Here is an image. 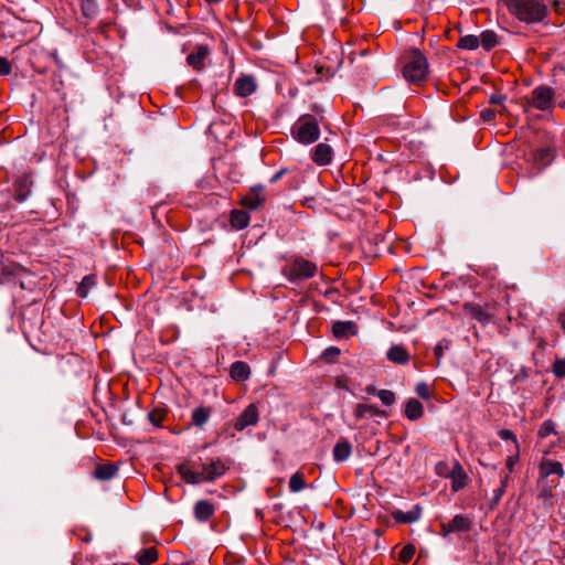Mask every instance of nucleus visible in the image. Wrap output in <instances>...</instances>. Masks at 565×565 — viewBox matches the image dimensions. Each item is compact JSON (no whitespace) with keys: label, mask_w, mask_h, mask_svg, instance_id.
<instances>
[{"label":"nucleus","mask_w":565,"mask_h":565,"mask_svg":"<svg viewBox=\"0 0 565 565\" xmlns=\"http://www.w3.org/2000/svg\"><path fill=\"white\" fill-rule=\"evenodd\" d=\"M291 132L295 139L300 143H313L320 136V128L317 118L309 114L300 116L294 125Z\"/></svg>","instance_id":"4"},{"label":"nucleus","mask_w":565,"mask_h":565,"mask_svg":"<svg viewBox=\"0 0 565 565\" xmlns=\"http://www.w3.org/2000/svg\"><path fill=\"white\" fill-rule=\"evenodd\" d=\"M508 6L512 14L526 23L541 22L547 12L543 0H509Z\"/></svg>","instance_id":"3"},{"label":"nucleus","mask_w":565,"mask_h":565,"mask_svg":"<svg viewBox=\"0 0 565 565\" xmlns=\"http://www.w3.org/2000/svg\"><path fill=\"white\" fill-rule=\"evenodd\" d=\"M416 548L413 544L405 545L399 552L398 559L402 563H408L414 557Z\"/></svg>","instance_id":"37"},{"label":"nucleus","mask_w":565,"mask_h":565,"mask_svg":"<svg viewBox=\"0 0 565 565\" xmlns=\"http://www.w3.org/2000/svg\"><path fill=\"white\" fill-rule=\"evenodd\" d=\"M194 516L199 522H206L215 512V505L209 500H199L194 504Z\"/></svg>","instance_id":"15"},{"label":"nucleus","mask_w":565,"mask_h":565,"mask_svg":"<svg viewBox=\"0 0 565 565\" xmlns=\"http://www.w3.org/2000/svg\"><path fill=\"white\" fill-rule=\"evenodd\" d=\"M306 488L303 475L296 472L290 477L289 489L291 492H299Z\"/></svg>","instance_id":"33"},{"label":"nucleus","mask_w":565,"mask_h":565,"mask_svg":"<svg viewBox=\"0 0 565 565\" xmlns=\"http://www.w3.org/2000/svg\"><path fill=\"white\" fill-rule=\"evenodd\" d=\"M480 117L483 121H491L495 117V111L491 108H486L481 110Z\"/></svg>","instance_id":"44"},{"label":"nucleus","mask_w":565,"mask_h":565,"mask_svg":"<svg viewBox=\"0 0 565 565\" xmlns=\"http://www.w3.org/2000/svg\"><path fill=\"white\" fill-rule=\"evenodd\" d=\"M515 460H516L515 457H509L507 460V468L509 469L510 472L513 470Z\"/></svg>","instance_id":"50"},{"label":"nucleus","mask_w":565,"mask_h":565,"mask_svg":"<svg viewBox=\"0 0 565 565\" xmlns=\"http://www.w3.org/2000/svg\"><path fill=\"white\" fill-rule=\"evenodd\" d=\"M318 271L315 263L302 257L296 258L291 264L287 265L282 273L291 282H299L313 277Z\"/></svg>","instance_id":"6"},{"label":"nucleus","mask_w":565,"mask_h":565,"mask_svg":"<svg viewBox=\"0 0 565 565\" xmlns=\"http://www.w3.org/2000/svg\"><path fill=\"white\" fill-rule=\"evenodd\" d=\"M332 148L324 142L318 143L312 151L311 159L319 166H327L332 160Z\"/></svg>","instance_id":"14"},{"label":"nucleus","mask_w":565,"mask_h":565,"mask_svg":"<svg viewBox=\"0 0 565 565\" xmlns=\"http://www.w3.org/2000/svg\"><path fill=\"white\" fill-rule=\"evenodd\" d=\"M403 76L412 83L419 85L428 75V61L422 51L411 49L404 56Z\"/></svg>","instance_id":"2"},{"label":"nucleus","mask_w":565,"mask_h":565,"mask_svg":"<svg viewBox=\"0 0 565 565\" xmlns=\"http://www.w3.org/2000/svg\"><path fill=\"white\" fill-rule=\"evenodd\" d=\"M405 416L409 420H417L424 415L423 404L416 398H409L405 405Z\"/></svg>","instance_id":"25"},{"label":"nucleus","mask_w":565,"mask_h":565,"mask_svg":"<svg viewBox=\"0 0 565 565\" xmlns=\"http://www.w3.org/2000/svg\"><path fill=\"white\" fill-rule=\"evenodd\" d=\"M377 396L385 406L393 405L396 399L395 393L390 390H380Z\"/></svg>","instance_id":"38"},{"label":"nucleus","mask_w":565,"mask_h":565,"mask_svg":"<svg viewBox=\"0 0 565 565\" xmlns=\"http://www.w3.org/2000/svg\"><path fill=\"white\" fill-rule=\"evenodd\" d=\"M257 83L254 76L242 74L234 83V94L238 97H247L256 92Z\"/></svg>","instance_id":"10"},{"label":"nucleus","mask_w":565,"mask_h":565,"mask_svg":"<svg viewBox=\"0 0 565 565\" xmlns=\"http://www.w3.org/2000/svg\"><path fill=\"white\" fill-rule=\"evenodd\" d=\"M443 351H444V348L441 344H438L435 350H434V353L436 355V359L439 361L443 356Z\"/></svg>","instance_id":"49"},{"label":"nucleus","mask_w":565,"mask_h":565,"mask_svg":"<svg viewBox=\"0 0 565 565\" xmlns=\"http://www.w3.org/2000/svg\"><path fill=\"white\" fill-rule=\"evenodd\" d=\"M230 222L234 228L243 230L249 223V214L243 210H233L231 212Z\"/></svg>","instance_id":"27"},{"label":"nucleus","mask_w":565,"mask_h":565,"mask_svg":"<svg viewBox=\"0 0 565 565\" xmlns=\"http://www.w3.org/2000/svg\"><path fill=\"white\" fill-rule=\"evenodd\" d=\"M555 423L551 419H546L545 422H543V424L541 425L539 431H537V435L539 437L541 438H545L547 437L548 435L551 434H554L555 433Z\"/></svg>","instance_id":"39"},{"label":"nucleus","mask_w":565,"mask_h":565,"mask_svg":"<svg viewBox=\"0 0 565 565\" xmlns=\"http://www.w3.org/2000/svg\"><path fill=\"white\" fill-rule=\"evenodd\" d=\"M505 99H507V97L503 94H492L490 96V98H489V104H491V105H503Z\"/></svg>","instance_id":"45"},{"label":"nucleus","mask_w":565,"mask_h":565,"mask_svg":"<svg viewBox=\"0 0 565 565\" xmlns=\"http://www.w3.org/2000/svg\"><path fill=\"white\" fill-rule=\"evenodd\" d=\"M95 284H96V277L94 275L85 276L82 279V281H81V284H79V286L77 288L78 296L86 297L88 295L89 289L93 286H95Z\"/></svg>","instance_id":"32"},{"label":"nucleus","mask_w":565,"mask_h":565,"mask_svg":"<svg viewBox=\"0 0 565 565\" xmlns=\"http://www.w3.org/2000/svg\"><path fill=\"white\" fill-rule=\"evenodd\" d=\"M436 471L439 476L447 478V475L450 470L448 469L447 462L440 461L436 465Z\"/></svg>","instance_id":"46"},{"label":"nucleus","mask_w":565,"mask_h":565,"mask_svg":"<svg viewBox=\"0 0 565 565\" xmlns=\"http://www.w3.org/2000/svg\"><path fill=\"white\" fill-rule=\"evenodd\" d=\"M380 390H377L374 385H369L365 387V392L370 395H377V392Z\"/></svg>","instance_id":"51"},{"label":"nucleus","mask_w":565,"mask_h":565,"mask_svg":"<svg viewBox=\"0 0 565 565\" xmlns=\"http://www.w3.org/2000/svg\"><path fill=\"white\" fill-rule=\"evenodd\" d=\"M553 373L557 377H565V360H556L553 364Z\"/></svg>","instance_id":"41"},{"label":"nucleus","mask_w":565,"mask_h":565,"mask_svg":"<svg viewBox=\"0 0 565 565\" xmlns=\"http://www.w3.org/2000/svg\"><path fill=\"white\" fill-rule=\"evenodd\" d=\"M352 452V446L347 439L338 441L333 448V459L338 462L345 461Z\"/></svg>","instance_id":"26"},{"label":"nucleus","mask_w":565,"mask_h":565,"mask_svg":"<svg viewBox=\"0 0 565 565\" xmlns=\"http://www.w3.org/2000/svg\"><path fill=\"white\" fill-rule=\"evenodd\" d=\"M479 44H481L486 51H490L499 45V36L494 31L486 30L480 34Z\"/></svg>","instance_id":"30"},{"label":"nucleus","mask_w":565,"mask_h":565,"mask_svg":"<svg viewBox=\"0 0 565 565\" xmlns=\"http://www.w3.org/2000/svg\"><path fill=\"white\" fill-rule=\"evenodd\" d=\"M167 415V412L161 408H154L148 414V418L152 425L156 427L161 426L162 422L164 420Z\"/></svg>","instance_id":"34"},{"label":"nucleus","mask_w":565,"mask_h":565,"mask_svg":"<svg viewBox=\"0 0 565 565\" xmlns=\"http://www.w3.org/2000/svg\"><path fill=\"white\" fill-rule=\"evenodd\" d=\"M82 12L86 18H93L96 13L95 0H81Z\"/></svg>","instance_id":"35"},{"label":"nucleus","mask_w":565,"mask_h":565,"mask_svg":"<svg viewBox=\"0 0 565 565\" xmlns=\"http://www.w3.org/2000/svg\"><path fill=\"white\" fill-rule=\"evenodd\" d=\"M267 196L265 186L257 184L252 186L248 192L242 198L241 204L249 210H257L266 202Z\"/></svg>","instance_id":"7"},{"label":"nucleus","mask_w":565,"mask_h":565,"mask_svg":"<svg viewBox=\"0 0 565 565\" xmlns=\"http://www.w3.org/2000/svg\"><path fill=\"white\" fill-rule=\"evenodd\" d=\"M479 45V38L472 34L461 36L457 43V47L462 50H476Z\"/></svg>","instance_id":"31"},{"label":"nucleus","mask_w":565,"mask_h":565,"mask_svg":"<svg viewBox=\"0 0 565 565\" xmlns=\"http://www.w3.org/2000/svg\"><path fill=\"white\" fill-rule=\"evenodd\" d=\"M447 478L452 480L451 489L454 491H459L466 486L467 473L465 472L462 466L459 461L455 460L454 466L447 475Z\"/></svg>","instance_id":"13"},{"label":"nucleus","mask_w":565,"mask_h":565,"mask_svg":"<svg viewBox=\"0 0 565 565\" xmlns=\"http://www.w3.org/2000/svg\"><path fill=\"white\" fill-rule=\"evenodd\" d=\"M472 525V520L468 515L457 514L449 522L441 523L443 536H448L450 533L468 532Z\"/></svg>","instance_id":"8"},{"label":"nucleus","mask_w":565,"mask_h":565,"mask_svg":"<svg viewBox=\"0 0 565 565\" xmlns=\"http://www.w3.org/2000/svg\"><path fill=\"white\" fill-rule=\"evenodd\" d=\"M11 63L8 58L0 56V76H4L11 73Z\"/></svg>","instance_id":"43"},{"label":"nucleus","mask_w":565,"mask_h":565,"mask_svg":"<svg viewBox=\"0 0 565 565\" xmlns=\"http://www.w3.org/2000/svg\"><path fill=\"white\" fill-rule=\"evenodd\" d=\"M340 349L337 348V347H329L324 350L322 356L328 361V362H333L339 355H340Z\"/></svg>","instance_id":"40"},{"label":"nucleus","mask_w":565,"mask_h":565,"mask_svg":"<svg viewBox=\"0 0 565 565\" xmlns=\"http://www.w3.org/2000/svg\"><path fill=\"white\" fill-rule=\"evenodd\" d=\"M158 559V550L153 546L142 548L137 555L136 561L139 565H151Z\"/></svg>","instance_id":"29"},{"label":"nucleus","mask_w":565,"mask_h":565,"mask_svg":"<svg viewBox=\"0 0 565 565\" xmlns=\"http://www.w3.org/2000/svg\"><path fill=\"white\" fill-rule=\"evenodd\" d=\"M227 469L228 468L221 459H214L210 463L203 465L201 472L193 471L190 461L177 466L178 473L190 484H198L203 481L213 482L222 477Z\"/></svg>","instance_id":"1"},{"label":"nucleus","mask_w":565,"mask_h":565,"mask_svg":"<svg viewBox=\"0 0 565 565\" xmlns=\"http://www.w3.org/2000/svg\"><path fill=\"white\" fill-rule=\"evenodd\" d=\"M288 169L287 168H282L280 169L279 171H277L269 180L270 183H276L279 179H281L286 173H287Z\"/></svg>","instance_id":"48"},{"label":"nucleus","mask_w":565,"mask_h":565,"mask_svg":"<svg viewBox=\"0 0 565 565\" xmlns=\"http://www.w3.org/2000/svg\"><path fill=\"white\" fill-rule=\"evenodd\" d=\"M555 92L550 86H537L532 90L531 98H525L523 104L524 113H527L531 107L542 111H551L554 108Z\"/></svg>","instance_id":"5"},{"label":"nucleus","mask_w":565,"mask_h":565,"mask_svg":"<svg viewBox=\"0 0 565 565\" xmlns=\"http://www.w3.org/2000/svg\"><path fill=\"white\" fill-rule=\"evenodd\" d=\"M259 418L258 408L255 404H249L242 414L236 418L234 428L237 431L244 430L248 426L257 424Z\"/></svg>","instance_id":"9"},{"label":"nucleus","mask_w":565,"mask_h":565,"mask_svg":"<svg viewBox=\"0 0 565 565\" xmlns=\"http://www.w3.org/2000/svg\"><path fill=\"white\" fill-rule=\"evenodd\" d=\"M387 359L396 364H406L409 361V353L403 345H393L387 351Z\"/></svg>","instance_id":"24"},{"label":"nucleus","mask_w":565,"mask_h":565,"mask_svg":"<svg viewBox=\"0 0 565 565\" xmlns=\"http://www.w3.org/2000/svg\"><path fill=\"white\" fill-rule=\"evenodd\" d=\"M417 395L424 399H428L430 397V390L428 384L418 383L415 388Z\"/></svg>","instance_id":"42"},{"label":"nucleus","mask_w":565,"mask_h":565,"mask_svg":"<svg viewBox=\"0 0 565 565\" xmlns=\"http://www.w3.org/2000/svg\"><path fill=\"white\" fill-rule=\"evenodd\" d=\"M462 308L467 315L482 324H488L492 320L493 315L489 312V305L482 307L478 303L466 302Z\"/></svg>","instance_id":"11"},{"label":"nucleus","mask_w":565,"mask_h":565,"mask_svg":"<svg viewBox=\"0 0 565 565\" xmlns=\"http://www.w3.org/2000/svg\"><path fill=\"white\" fill-rule=\"evenodd\" d=\"M422 507L419 504H416L407 512H404L402 510L392 511L391 515L395 522L408 524L418 521L422 515Z\"/></svg>","instance_id":"12"},{"label":"nucleus","mask_w":565,"mask_h":565,"mask_svg":"<svg viewBox=\"0 0 565 565\" xmlns=\"http://www.w3.org/2000/svg\"><path fill=\"white\" fill-rule=\"evenodd\" d=\"M209 54V49L204 45H200L196 47L195 52H192L188 55L186 62L194 70H202L204 67V60Z\"/></svg>","instance_id":"19"},{"label":"nucleus","mask_w":565,"mask_h":565,"mask_svg":"<svg viewBox=\"0 0 565 565\" xmlns=\"http://www.w3.org/2000/svg\"><path fill=\"white\" fill-rule=\"evenodd\" d=\"M118 472V467L114 463H102L97 465L94 470V478L107 481L113 479Z\"/></svg>","instance_id":"23"},{"label":"nucleus","mask_w":565,"mask_h":565,"mask_svg":"<svg viewBox=\"0 0 565 565\" xmlns=\"http://www.w3.org/2000/svg\"><path fill=\"white\" fill-rule=\"evenodd\" d=\"M539 471L542 478H547L551 475H556L558 478H563L565 475L562 463L550 459H543L541 461Z\"/></svg>","instance_id":"16"},{"label":"nucleus","mask_w":565,"mask_h":565,"mask_svg":"<svg viewBox=\"0 0 565 565\" xmlns=\"http://www.w3.org/2000/svg\"><path fill=\"white\" fill-rule=\"evenodd\" d=\"M211 408L205 406H199L192 412L191 423L196 427L205 425L210 418Z\"/></svg>","instance_id":"28"},{"label":"nucleus","mask_w":565,"mask_h":565,"mask_svg":"<svg viewBox=\"0 0 565 565\" xmlns=\"http://www.w3.org/2000/svg\"><path fill=\"white\" fill-rule=\"evenodd\" d=\"M499 436L503 440H513L514 443H516L515 435L509 429H501L499 431Z\"/></svg>","instance_id":"47"},{"label":"nucleus","mask_w":565,"mask_h":565,"mask_svg":"<svg viewBox=\"0 0 565 565\" xmlns=\"http://www.w3.org/2000/svg\"><path fill=\"white\" fill-rule=\"evenodd\" d=\"M508 479H509V475H507L501 480V486L497 490H494L493 498L491 499V508L495 507L500 502L502 495L505 492Z\"/></svg>","instance_id":"36"},{"label":"nucleus","mask_w":565,"mask_h":565,"mask_svg":"<svg viewBox=\"0 0 565 565\" xmlns=\"http://www.w3.org/2000/svg\"><path fill=\"white\" fill-rule=\"evenodd\" d=\"M554 159V151L551 147H543L533 152V161L540 168H545Z\"/></svg>","instance_id":"22"},{"label":"nucleus","mask_w":565,"mask_h":565,"mask_svg":"<svg viewBox=\"0 0 565 565\" xmlns=\"http://www.w3.org/2000/svg\"><path fill=\"white\" fill-rule=\"evenodd\" d=\"M335 338L354 335L358 332L356 324L353 321H335L332 327Z\"/></svg>","instance_id":"20"},{"label":"nucleus","mask_w":565,"mask_h":565,"mask_svg":"<svg viewBox=\"0 0 565 565\" xmlns=\"http://www.w3.org/2000/svg\"><path fill=\"white\" fill-rule=\"evenodd\" d=\"M230 375L236 382H244L250 375V367L246 362L236 361L231 365Z\"/></svg>","instance_id":"21"},{"label":"nucleus","mask_w":565,"mask_h":565,"mask_svg":"<svg viewBox=\"0 0 565 565\" xmlns=\"http://www.w3.org/2000/svg\"><path fill=\"white\" fill-rule=\"evenodd\" d=\"M557 320H558V323H559L561 328H562V329L564 330V332H565V312L559 313V316H558V319H557Z\"/></svg>","instance_id":"52"},{"label":"nucleus","mask_w":565,"mask_h":565,"mask_svg":"<svg viewBox=\"0 0 565 565\" xmlns=\"http://www.w3.org/2000/svg\"><path fill=\"white\" fill-rule=\"evenodd\" d=\"M14 186H15V194H14L15 200L19 202H23L24 200H26V198L29 196V194L31 192L32 180L30 179L29 175L24 174L17 180Z\"/></svg>","instance_id":"18"},{"label":"nucleus","mask_w":565,"mask_h":565,"mask_svg":"<svg viewBox=\"0 0 565 565\" xmlns=\"http://www.w3.org/2000/svg\"><path fill=\"white\" fill-rule=\"evenodd\" d=\"M354 415L356 418H366V417H387L388 413L386 411L380 409L375 405L371 404H358L354 411Z\"/></svg>","instance_id":"17"},{"label":"nucleus","mask_w":565,"mask_h":565,"mask_svg":"<svg viewBox=\"0 0 565 565\" xmlns=\"http://www.w3.org/2000/svg\"><path fill=\"white\" fill-rule=\"evenodd\" d=\"M207 3H217V2H221L222 0H205Z\"/></svg>","instance_id":"53"}]
</instances>
